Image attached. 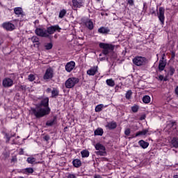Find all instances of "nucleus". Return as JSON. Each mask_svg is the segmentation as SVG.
I'll use <instances>...</instances> for the list:
<instances>
[{
    "label": "nucleus",
    "instance_id": "f257e3e1",
    "mask_svg": "<svg viewBox=\"0 0 178 178\" xmlns=\"http://www.w3.org/2000/svg\"><path fill=\"white\" fill-rule=\"evenodd\" d=\"M49 98L45 97L41 100L39 104H37L35 108H31V115H34L38 119L44 118L46 115H49L51 108L49 106Z\"/></svg>",
    "mask_w": 178,
    "mask_h": 178
},
{
    "label": "nucleus",
    "instance_id": "f03ea898",
    "mask_svg": "<svg viewBox=\"0 0 178 178\" xmlns=\"http://www.w3.org/2000/svg\"><path fill=\"white\" fill-rule=\"evenodd\" d=\"M62 30L61 28L59 27V25H53L50 26L45 29V28H36L35 30V33L38 37H44V38H49L52 34L58 31V33H60Z\"/></svg>",
    "mask_w": 178,
    "mask_h": 178
},
{
    "label": "nucleus",
    "instance_id": "7ed1b4c3",
    "mask_svg": "<svg viewBox=\"0 0 178 178\" xmlns=\"http://www.w3.org/2000/svg\"><path fill=\"white\" fill-rule=\"evenodd\" d=\"M99 47L103 49V55H108V54H111V52H113V50L115 49V45L108 43H99Z\"/></svg>",
    "mask_w": 178,
    "mask_h": 178
},
{
    "label": "nucleus",
    "instance_id": "20e7f679",
    "mask_svg": "<svg viewBox=\"0 0 178 178\" xmlns=\"http://www.w3.org/2000/svg\"><path fill=\"white\" fill-rule=\"evenodd\" d=\"M95 148L97 150L95 152L96 155L99 156H106V148L101 143H98L95 145Z\"/></svg>",
    "mask_w": 178,
    "mask_h": 178
},
{
    "label": "nucleus",
    "instance_id": "39448f33",
    "mask_svg": "<svg viewBox=\"0 0 178 178\" xmlns=\"http://www.w3.org/2000/svg\"><path fill=\"white\" fill-rule=\"evenodd\" d=\"M133 63L136 66H144L147 64V58L143 56H136L133 59Z\"/></svg>",
    "mask_w": 178,
    "mask_h": 178
},
{
    "label": "nucleus",
    "instance_id": "423d86ee",
    "mask_svg": "<svg viewBox=\"0 0 178 178\" xmlns=\"http://www.w3.org/2000/svg\"><path fill=\"white\" fill-rule=\"evenodd\" d=\"M80 80L79 78H75V77H72L69 78L66 81H65V87L66 88H73L77 83H79Z\"/></svg>",
    "mask_w": 178,
    "mask_h": 178
},
{
    "label": "nucleus",
    "instance_id": "0eeeda50",
    "mask_svg": "<svg viewBox=\"0 0 178 178\" xmlns=\"http://www.w3.org/2000/svg\"><path fill=\"white\" fill-rule=\"evenodd\" d=\"M158 17L161 24H163V23H165V8L163 7L159 8V13L158 14Z\"/></svg>",
    "mask_w": 178,
    "mask_h": 178
},
{
    "label": "nucleus",
    "instance_id": "6e6552de",
    "mask_svg": "<svg viewBox=\"0 0 178 178\" xmlns=\"http://www.w3.org/2000/svg\"><path fill=\"white\" fill-rule=\"evenodd\" d=\"M54 77V70L52 68L47 69L45 74L43 76L44 80H49Z\"/></svg>",
    "mask_w": 178,
    "mask_h": 178
},
{
    "label": "nucleus",
    "instance_id": "1a4fd4ad",
    "mask_svg": "<svg viewBox=\"0 0 178 178\" xmlns=\"http://www.w3.org/2000/svg\"><path fill=\"white\" fill-rule=\"evenodd\" d=\"M3 87L6 88H9V87H12L13 86V80L10 78H5L2 82Z\"/></svg>",
    "mask_w": 178,
    "mask_h": 178
},
{
    "label": "nucleus",
    "instance_id": "9d476101",
    "mask_svg": "<svg viewBox=\"0 0 178 178\" xmlns=\"http://www.w3.org/2000/svg\"><path fill=\"white\" fill-rule=\"evenodd\" d=\"M2 27L7 30L8 31H13L15 30V24L10 22H5L2 24Z\"/></svg>",
    "mask_w": 178,
    "mask_h": 178
},
{
    "label": "nucleus",
    "instance_id": "9b49d317",
    "mask_svg": "<svg viewBox=\"0 0 178 178\" xmlns=\"http://www.w3.org/2000/svg\"><path fill=\"white\" fill-rule=\"evenodd\" d=\"M76 63H74V61H70L66 64L65 70L68 72V73H70V72L74 69Z\"/></svg>",
    "mask_w": 178,
    "mask_h": 178
},
{
    "label": "nucleus",
    "instance_id": "f8f14e48",
    "mask_svg": "<svg viewBox=\"0 0 178 178\" xmlns=\"http://www.w3.org/2000/svg\"><path fill=\"white\" fill-rule=\"evenodd\" d=\"M97 72L98 66H95L87 71V74H88L89 76H95Z\"/></svg>",
    "mask_w": 178,
    "mask_h": 178
},
{
    "label": "nucleus",
    "instance_id": "ddd939ff",
    "mask_svg": "<svg viewBox=\"0 0 178 178\" xmlns=\"http://www.w3.org/2000/svg\"><path fill=\"white\" fill-rule=\"evenodd\" d=\"M98 33H99V34H109L111 29L108 27L102 26L98 29Z\"/></svg>",
    "mask_w": 178,
    "mask_h": 178
},
{
    "label": "nucleus",
    "instance_id": "4468645a",
    "mask_svg": "<svg viewBox=\"0 0 178 178\" xmlns=\"http://www.w3.org/2000/svg\"><path fill=\"white\" fill-rule=\"evenodd\" d=\"M85 25H86V27L88 29V30H92V29H94V23L90 19H88L86 20Z\"/></svg>",
    "mask_w": 178,
    "mask_h": 178
},
{
    "label": "nucleus",
    "instance_id": "2eb2a0df",
    "mask_svg": "<svg viewBox=\"0 0 178 178\" xmlns=\"http://www.w3.org/2000/svg\"><path fill=\"white\" fill-rule=\"evenodd\" d=\"M73 8H81L83 6V0H72Z\"/></svg>",
    "mask_w": 178,
    "mask_h": 178
},
{
    "label": "nucleus",
    "instance_id": "dca6fc26",
    "mask_svg": "<svg viewBox=\"0 0 178 178\" xmlns=\"http://www.w3.org/2000/svg\"><path fill=\"white\" fill-rule=\"evenodd\" d=\"M166 67V60H160L159 63V72H163Z\"/></svg>",
    "mask_w": 178,
    "mask_h": 178
},
{
    "label": "nucleus",
    "instance_id": "f3484780",
    "mask_svg": "<svg viewBox=\"0 0 178 178\" xmlns=\"http://www.w3.org/2000/svg\"><path fill=\"white\" fill-rule=\"evenodd\" d=\"M139 145H140L141 147L143 148V149H145V148H148V145H149V143L148 142H145L143 140H140L138 141Z\"/></svg>",
    "mask_w": 178,
    "mask_h": 178
},
{
    "label": "nucleus",
    "instance_id": "a211bd4d",
    "mask_svg": "<svg viewBox=\"0 0 178 178\" xmlns=\"http://www.w3.org/2000/svg\"><path fill=\"white\" fill-rule=\"evenodd\" d=\"M106 127H108L109 130H114V129H116V127H118V124L115 122H111L107 124Z\"/></svg>",
    "mask_w": 178,
    "mask_h": 178
},
{
    "label": "nucleus",
    "instance_id": "6ab92c4d",
    "mask_svg": "<svg viewBox=\"0 0 178 178\" xmlns=\"http://www.w3.org/2000/svg\"><path fill=\"white\" fill-rule=\"evenodd\" d=\"M36 159L34 157H28L26 159V162H28V163H30L31 165H34L35 163H40V162H36Z\"/></svg>",
    "mask_w": 178,
    "mask_h": 178
},
{
    "label": "nucleus",
    "instance_id": "aec40b11",
    "mask_svg": "<svg viewBox=\"0 0 178 178\" xmlns=\"http://www.w3.org/2000/svg\"><path fill=\"white\" fill-rule=\"evenodd\" d=\"M14 13H15L17 16H20V15H23V8H22L20 7L15 8Z\"/></svg>",
    "mask_w": 178,
    "mask_h": 178
},
{
    "label": "nucleus",
    "instance_id": "412c9836",
    "mask_svg": "<svg viewBox=\"0 0 178 178\" xmlns=\"http://www.w3.org/2000/svg\"><path fill=\"white\" fill-rule=\"evenodd\" d=\"M171 147L173 148H178V138H173L171 140Z\"/></svg>",
    "mask_w": 178,
    "mask_h": 178
},
{
    "label": "nucleus",
    "instance_id": "4be33fe9",
    "mask_svg": "<svg viewBox=\"0 0 178 178\" xmlns=\"http://www.w3.org/2000/svg\"><path fill=\"white\" fill-rule=\"evenodd\" d=\"M72 165L74 166V168H80L81 166V161L76 159L73 160Z\"/></svg>",
    "mask_w": 178,
    "mask_h": 178
},
{
    "label": "nucleus",
    "instance_id": "5701e85b",
    "mask_svg": "<svg viewBox=\"0 0 178 178\" xmlns=\"http://www.w3.org/2000/svg\"><path fill=\"white\" fill-rule=\"evenodd\" d=\"M55 123H56V118L54 117L52 120H48L46 122V126H49V127L54 126Z\"/></svg>",
    "mask_w": 178,
    "mask_h": 178
},
{
    "label": "nucleus",
    "instance_id": "b1692460",
    "mask_svg": "<svg viewBox=\"0 0 178 178\" xmlns=\"http://www.w3.org/2000/svg\"><path fill=\"white\" fill-rule=\"evenodd\" d=\"M148 133V129H143V131H138L136 134L135 137H138L140 136H145Z\"/></svg>",
    "mask_w": 178,
    "mask_h": 178
},
{
    "label": "nucleus",
    "instance_id": "393cba45",
    "mask_svg": "<svg viewBox=\"0 0 178 178\" xmlns=\"http://www.w3.org/2000/svg\"><path fill=\"white\" fill-rule=\"evenodd\" d=\"M81 154L82 155V158H88V156H90V152L87 149H84L81 152Z\"/></svg>",
    "mask_w": 178,
    "mask_h": 178
},
{
    "label": "nucleus",
    "instance_id": "a878e982",
    "mask_svg": "<svg viewBox=\"0 0 178 178\" xmlns=\"http://www.w3.org/2000/svg\"><path fill=\"white\" fill-rule=\"evenodd\" d=\"M143 102L144 104H149L151 102V97L149 95H145L143 97Z\"/></svg>",
    "mask_w": 178,
    "mask_h": 178
},
{
    "label": "nucleus",
    "instance_id": "bb28decb",
    "mask_svg": "<svg viewBox=\"0 0 178 178\" xmlns=\"http://www.w3.org/2000/svg\"><path fill=\"white\" fill-rule=\"evenodd\" d=\"M95 136H102L104 134V129L98 128L95 131Z\"/></svg>",
    "mask_w": 178,
    "mask_h": 178
},
{
    "label": "nucleus",
    "instance_id": "cd10ccee",
    "mask_svg": "<svg viewBox=\"0 0 178 178\" xmlns=\"http://www.w3.org/2000/svg\"><path fill=\"white\" fill-rule=\"evenodd\" d=\"M106 83L107 86H109V87H115V81H113L112 79H107Z\"/></svg>",
    "mask_w": 178,
    "mask_h": 178
},
{
    "label": "nucleus",
    "instance_id": "c85d7f7f",
    "mask_svg": "<svg viewBox=\"0 0 178 178\" xmlns=\"http://www.w3.org/2000/svg\"><path fill=\"white\" fill-rule=\"evenodd\" d=\"M58 95H59V91H58L56 89H54L51 91V98H56Z\"/></svg>",
    "mask_w": 178,
    "mask_h": 178
},
{
    "label": "nucleus",
    "instance_id": "c756f323",
    "mask_svg": "<svg viewBox=\"0 0 178 178\" xmlns=\"http://www.w3.org/2000/svg\"><path fill=\"white\" fill-rule=\"evenodd\" d=\"M131 95H133V92L131 91V90H129L126 92L125 97L127 99H131Z\"/></svg>",
    "mask_w": 178,
    "mask_h": 178
},
{
    "label": "nucleus",
    "instance_id": "7c9ffc66",
    "mask_svg": "<svg viewBox=\"0 0 178 178\" xmlns=\"http://www.w3.org/2000/svg\"><path fill=\"white\" fill-rule=\"evenodd\" d=\"M67 11L65 9H63L62 10L60 11L59 16L60 19H63L65 16L66 15Z\"/></svg>",
    "mask_w": 178,
    "mask_h": 178
},
{
    "label": "nucleus",
    "instance_id": "2f4dec72",
    "mask_svg": "<svg viewBox=\"0 0 178 178\" xmlns=\"http://www.w3.org/2000/svg\"><path fill=\"white\" fill-rule=\"evenodd\" d=\"M24 173L27 175V173H34V170L32 168H27L24 170Z\"/></svg>",
    "mask_w": 178,
    "mask_h": 178
},
{
    "label": "nucleus",
    "instance_id": "473e14b6",
    "mask_svg": "<svg viewBox=\"0 0 178 178\" xmlns=\"http://www.w3.org/2000/svg\"><path fill=\"white\" fill-rule=\"evenodd\" d=\"M175 72H176V70H175V67H170L168 74H169L170 76H173V74H175Z\"/></svg>",
    "mask_w": 178,
    "mask_h": 178
},
{
    "label": "nucleus",
    "instance_id": "72a5a7b5",
    "mask_svg": "<svg viewBox=\"0 0 178 178\" xmlns=\"http://www.w3.org/2000/svg\"><path fill=\"white\" fill-rule=\"evenodd\" d=\"M104 108V104H99L95 107V112H101Z\"/></svg>",
    "mask_w": 178,
    "mask_h": 178
},
{
    "label": "nucleus",
    "instance_id": "f704fd0d",
    "mask_svg": "<svg viewBox=\"0 0 178 178\" xmlns=\"http://www.w3.org/2000/svg\"><path fill=\"white\" fill-rule=\"evenodd\" d=\"M52 47H54V44L51 42L47 43L44 45V47L47 51H49V49H52Z\"/></svg>",
    "mask_w": 178,
    "mask_h": 178
},
{
    "label": "nucleus",
    "instance_id": "c9c22d12",
    "mask_svg": "<svg viewBox=\"0 0 178 178\" xmlns=\"http://www.w3.org/2000/svg\"><path fill=\"white\" fill-rule=\"evenodd\" d=\"M5 137L6 138V143H9V141H10V138H12V137H15V134L10 136L9 134H6Z\"/></svg>",
    "mask_w": 178,
    "mask_h": 178
},
{
    "label": "nucleus",
    "instance_id": "e433bc0d",
    "mask_svg": "<svg viewBox=\"0 0 178 178\" xmlns=\"http://www.w3.org/2000/svg\"><path fill=\"white\" fill-rule=\"evenodd\" d=\"M32 42H37V44H38V42H40V39L37 36H33L31 38Z\"/></svg>",
    "mask_w": 178,
    "mask_h": 178
},
{
    "label": "nucleus",
    "instance_id": "4c0bfd02",
    "mask_svg": "<svg viewBox=\"0 0 178 178\" xmlns=\"http://www.w3.org/2000/svg\"><path fill=\"white\" fill-rule=\"evenodd\" d=\"M28 80H29L30 81H34V80H35V76H34V74H31L28 76Z\"/></svg>",
    "mask_w": 178,
    "mask_h": 178
},
{
    "label": "nucleus",
    "instance_id": "58836bf2",
    "mask_svg": "<svg viewBox=\"0 0 178 178\" xmlns=\"http://www.w3.org/2000/svg\"><path fill=\"white\" fill-rule=\"evenodd\" d=\"M131 111L132 112H134V113H136V112H138V106H134L131 107Z\"/></svg>",
    "mask_w": 178,
    "mask_h": 178
},
{
    "label": "nucleus",
    "instance_id": "ea45409f",
    "mask_svg": "<svg viewBox=\"0 0 178 178\" xmlns=\"http://www.w3.org/2000/svg\"><path fill=\"white\" fill-rule=\"evenodd\" d=\"M149 14L154 15V16H156V13L155 12V8H150Z\"/></svg>",
    "mask_w": 178,
    "mask_h": 178
},
{
    "label": "nucleus",
    "instance_id": "a19ab883",
    "mask_svg": "<svg viewBox=\"0 0 178 178\" xmlns=\"http://www.w3.org/2000/svg\"><path fill=\"white\" fill-rule=\"evenodd\" d=\"M15 162H17V157L16 156H13L11 159V163H15Z\"/></svg>",
    "mask_w": 178,
    "mask_h": 178
},
{
    "label": "nucleus",
    "instance_id": "79ce46f5",
    "mask_svg": "<svg viewBox=\"0 0 178 178\" xmlns=\"http://www.w3.org/2000/svg\"><path fill=\"white\" fill-rule=\"evenodd\" d=\"M67 178H76V175H74V174H68V175H67Z\"/></svg>",
    "mask_w": 178,
    "mask_h": 178
},
{
    "label": "nucleus",
    "instance_id": "37998d69",
    "mask_svg": "<svg viewBox=\"0 0 178 178\" xmlns=\"http://www.w3.org/2000/svg\"><path fill=\"white\" fill-rule=\"evenodd\" d=\"M125 136H130V129H127L124 131Z\"/></svg>",
    "mask_w": 178,
    "mask_h": 178
},
{
    "label": "nucleus",
    "instance_id": "c03bdc74",
    "mask_svg": "<svg viewBox=\"0 0 178 178\" xmlns=\"http://www.w3.org/2000/svg\"><path fill=\"white\" fill-rule=\"evenodd\" d=\"M49 138H50L49 136H48V135H46L43 137V139L44 141H49Z\"/></svg>",
    "mask_w": 178,
    "mask_h": 178
},
{
    "label": "nucleus",
    "instance_id": "a18cd8bd",
    "mask_svg": "<svg viewBox=\"0 0 178 178\" xmlns=\"http://www.w3.org/2000/svg\"><path fill=\"white\" fill-rule=\"evenodd\" d=\"M129 5H131V6H133L134 5V1L133 0H127Z\"/></svg>",
    "mask_w": 178,
    "mask_h": 178
},
{
    "label": "nucleus",
    "instance_id": "49530a36",
    "mask_svg": "<svg viewBox=\"0 0 178 178\" xmlns=\"http://www.w3.org/2000/svg\"><path fill=\"white\" fill-rule=\"evenodd\" d=\"M147 3H143V10H144L145 12H147Z\"/></svg>",
    "mask_w": 178,
    "mask_h": 178
},
{
    "label": "nucleus",
    "instance_id": "de8ad7c7",
    "mask_svg": "<svg viewBox=\"0 0 178 178\" xmlns=\"http://www.w3.org/2000/svg\"><path fill=\"white\" fill-rule=\"evenodd\" d=\"M19 155H24V150H23L22 148H21L19 149Z\"/></svg>",
    "mask_w": 178,
    "mask_h": 178
},
{
    "label": "nucleus",
    "instance_id": "09e8293b",
    "mask_svg": "<svg viewBox=\"0 0 178 178\" xmlns=\"http://www.w3.org/2000/svg\"><path fill=\"white\" fill-rule=\"evenodd\" d=\"M159 79L161 81H162V80H163V75H159Z\"/></svg>",
    "mask_w": 178,
    "mask_h": 178
},
{
    "label": "nucleus",
    "instance_id": "8fccbe9b",
    "mask_svg": "<svg viewBox=\"0 0 178 178\" xmlns=\"http://www.w3.org/2000/svg\"><path fill=\"white\" fill-rule=\"evenodd\" d=\"M20 88H21L22 90H26V86H24V85H22V86H20Z\"/></svg>",
    "mask_w": 178,
    "mask_h": 178
},
{
    "label": "nucleus",
    "instance_id": "3c124183",
    "mask_svg": "<svg viewBox=\"0 0 178 178\" xmlns=\"http://www.w3.org/2000/svg\"><path fill=\"white\" fill-rule=\"evenodd\" d=\"M175 94H176V95H177V96H178V86H177V87H176V88H175Z\"/></svg>",
    "mask_w": 178,
    "mask_h": 178
},
{
    "label": "nucleus",
    "instance_id": "603ef678",
    "mask_svg": "<svg viewBox=\"0 0 178 178\" xmlns=\"http://www.w3.org/2000/svg\"><path fill=\"white\" fill-rule=\"evenodd\" d=\"M105 59H106V60H108V58H105V57L101 58L99 60H105Z\"/></svg>",
    "mask_w": 178,
    "mask_h": 178
},
{
    "label": "nucleus",
    "instance_id": "864d4df0",
    "mask_svg": "<svg viewBox=\"0 0 178 178\" xmlns=\"http://www.w3.org/2000/svg\"><path fill=\"white\" fill-rule=\"evenodd\" d=\"M175 124H176V122H171L172 127H173V126H175Z\"/></svg>",
    "mask_w": 178,
    "mask_h": 178
},
{
    "label": "nucleus",
    "instance_id": "5fc2aeb1",
    "mask_svg": "<svg viewBox=\"0 0 178 178\" xmlns=\"http://www.w3.org/2000/svg\"><path fill=\"white\" fill-rule=\"evenodd\" d=\"M47 92H48V93L51 92V88H48L47 89Z\"/></svg>",
    "mask_w": 178,
    "mask_h": 178
},
{
    "label": "nucleus",
    "instance_id": "6e6d98bb",
    "mask_svg": "<svg viewBox=\"0 0 178 178\" xmlns=\"http://www.w3.org/2000/svg\"><path fill=\"white\" fill-rule=\"evenodd\" d=\"M4 155H5L6 158H9V154L6 153V154H4Z\"/></svg>",
    "mask_w": 178,
    "mask_h": 178
},
{
    "label": "nucleus",
    "instance_id": "4d7b16f0",
    "mask_svg": "<svg viewBox=\"0 0 178 178\" xmlns=\"http://www.w3.org/2000/svg\"><path fill=\"white\" fill-rule=\"evenodd\" d=\"M144 119H145V116L140 117V120H144Z\"/></svg>",
    "mask_w": 178,
    "mask_h": 178
},
{
    "label": "nucleus",
    "instance_id": "13d9d810",
    "mask_svg": "<svg viewBox=\"0 0 178 178\" xmlns=\"http://www.w3.org/2000/svg\"><path fill=\"white\" fill-rule=\"evenodd\" d=\"M163 81H168V78H163Z\"/></svg>",
    "mask_w": 178,
    "mask_h": 178
},
{
    "label": "nucleus",
    "instance_id": "bf43d9fd",
    "mask_svg": "<svg viewBox=\"0 0 178 178\" xmlns=\"http://www.w3.org/2000/svg\"><path fill=\"white\" fill-rule=\"evenodd\" d=\"M67 129V127H65L64 128V131H66Z\"/></svg>",
    "mask_w": 178,
    "mask_h": 178
},
{
    "label": "nucleus",
    "instance_id": "052dcab7",
    "mask_svg": "<svg viewBox=\"0 0 178 178\" xmlns=\"http://www.w3.org/2000/svg\"><path fill=\"white\" fill-rule=\"evenodd\" d=\"M12 144H17V143H16V142H15V140H13Z\"/></svg>",
    "mask_w": 178,
    "mask_h": 178
},
{
    "label": "nucleus",
    "instance_id": "680f3d73",
    "mask_svg": "<svg viewBox=\"0 0 178 178\" xmlns=\"http://www.w3.org/2000/svg\"><path fill=\"white\" fill-rule=\"evenodd\" d=\"M163 56H165V54H163L162 60H163L165 59V58H163Z\"/></svg>",
    "mask_w": 178,
    "mask_h": 178
},
{
    "label": "nucleus",
    "instance_id": "e2e57ef3",
    "mask_svg": "<svg viewBox=\"0 0 178 178\" xmlns=\"http://www.w3.org/2000/svg\"><path fill=\"white\" fill-rule=\"evenodd\" d=\"M174 178H178V175H174Z\"/></svg>",
    "mask_w": 178,
    "mask_h": 178
},
{
    "label": "nucleus",
    "instance_id": "0e129e2a",
    "mask_svg": "<svg viewBox=\"0 0 178 178\" xmlns=\"http://www.w3.org/2000/svg\"><path fill=\"white\" fill-rule=\"evenodd\" d=\"M172 58H175V54L172 56Z\"/></svg>",
    "mask_w": 178,
    "mask_h": 178
},
{
    "label": "nucleus",
    "instance_id": "69168bd1",
    "mask_svg": "<svg viewBox=\"0 0 178 178\" xmlns=\"http://www.w3.org/2000/svg\"><path fill=\"white\" fill-rule=\"evenodd\" d=\"M99 56H102V54H99Z\"/></svg>",
    "mask_w": 178,
    "mask_h": 178
},
{
    "label": "nucleus",
    "instance_id": "338daca9",
    "mask_svg": "<svg viewBox=\"0 0 178 178\" xmlns=\"http://www.w3.org/2000/svg\"><path fill=\"white\" fill-rule=\"evenodd\" d=\"M97 1H101V0H97Z\"/></svg>",
    "mask_w": 178,
    "mask_h": 178
}]
</instances>
